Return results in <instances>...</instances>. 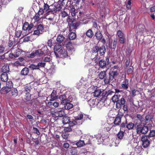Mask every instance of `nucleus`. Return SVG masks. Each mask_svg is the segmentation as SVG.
<instances>
[{
    "instance_id": "b1692460",
    "label": "nucleus",
    "mask_w": 155,
    "mask_h": 155,
    "mask_svg": "<svg viewBox=\"0 0 155 155\" xmlns=\"http://www.w3.org/2000/svg\"><path fill=\"white\" fill-rule=\"evenodd\" d=\"M0 76V79L2 81L7 82L8 80V76L7 73H2Z\"/></svg>"
},
{
    "instance_id": "680f3d73",
    "label": "nucleus",
    "mask_w": 155,
    "mask_h": 155,
    "mask_svg": "<svg viewBox=\"0 0 155 155\" xmlns=\"http://www.w3.org/2000/svg\"><path fill=\"white\" fill-rule=\"evenodd\" d=\"M43 61L45 62H49L51 60L50 57H45L44 58H43Z\"/></svg>"
},
{
    "instance_id": "0e129e2a",
    "label": "nucleus",
    "mask_w": 155,
    "mask_h": 155,
    "mask_svg": "<svg viewBox=\"0 0 155 155\" xmlns=\"http://www.w3.org/2000/svg\"><path fill=\"white\" fill-rule=\"evenodd\" d=\"M46 63L44 62H39L37 65L38 66V68L39 69L40 67H44Z\"/></svg>"
},
{
    "instance_id": "aec40b11",
    "label": "nucleus",
    "mask_w": 155,
    "mask_h": 155,
    "mask_svg": "<svg viewBox=\"0 0 155 155\" xmlns=\"http://www.w3.org/2000/svg\"><path fill=\"white\" fill-rule=\"evenodd\" d=\"M106 51L105 47L104 45H102L101 46L99 47L98 52L100 56H104Z\"/></svg>"
},
{
    "instance_id": "f704fd0d",
    "label": "nucleus",
    "mask_w": 155,
    "mask_h": 155,
    "mask_svg": "<svg viewBox=\"0 0 155 155\" xmlns=\"http://www.w3.org/2000/svg\"><path fill=\"white\" fill-rule=\"evenodd\" d=\"M80 23L79 22H77L75 23H72L70 25L69 31H71V27H73V28L74 29H76L77 28V27L79 25Z\"/></svg>"
},
{
    "instance_id": "f8f14e48",
    "label": "nucleus",
    "mask_w": 155,
    "mask_h": 155,
    "mask_svg": "<svg viewBox=\"0 0 155 155\" xmlns=\"http://www.w3.org/2000/svg\"><path fill=\"white\" fill-rule=\"evenodd\" d=\"M11 51H12L15 53V55H16V57H18L22 52V51L16 47V45H14L13 46L12 48L11 49Z\"/></svg>"
},
{
    "instance_id": "9b49d317",
    "label": "nucleus",
    "mask_w": 155,
    "mask_h": 155,
    "mask_svg": "<svg viewBox=\"0 0 155 155\" xmlns=\"http://www.w3.org/2000/svg\"><path fill=\"white\" fill-rule=\"evenodd\" d=\"M66 43L65 45L67 49L71 54L73 51H75L74 44L72 43L71 41Z\"/></svg>"
},
{
    "instance_id": "e2e57ef3",
    "label": "nucleus",
    "mask_w": 155,
    "mask_h": 155,
    "mask_svg": "<svg viewBox=\"0 0 155 155\" xmlns=\"http://www.w3.org/2000/svg\"><path fill=\"white\" fill-rule=\"evenodd\" d=\"M142 27H141L140 28H139L137 29V32H139L141 33H143L144 29V26L142 25Z\"/></svg>"
},
{
    "instance_id": "ea45409f",
    "label": "nucleus",
    "mask_w": 155,
    "mask_h": 155,
    "mask_svg": "<svg viewBox=\"0 0 155 155\" xmlns=\"http://www.w3.org/2000/svg\"><path fill=\"white\" fill-rule=\"evenodd\" d=\"M98 51L99 46L97 45L93 47L91 49V51L93 53H97L98 54Z\"/></svg>"
},
{
    "instance_id": "4d7b16f0",
    "label": "nucleus",
    "mask_w": 155,
    "mask_h": 155,
    "mask_svg": "<svg viewBox=\"0 0 155 155\" xmlns=\"http://www.w3.org/2000/svg\"><path fill=\"white\" fill-rule=\"evenodd\" d=\"M32 130L33 133L36 134L38 135H39L40 134V133L38 128L33 127Z\"/></svg>"
},
{
    "instance_id": "5fc2aeb1",
    "label": "nucleus",
    "mask_w": 155,
    "mask_h": 155,
    "mask_svg": "<svg viewBox=\"0 0 155 155\" xmlns=\"http://www.w3.org/2000/svg\"><path fill=\"white\" fill-rule=\"evenodd\" d=\"M101 58L100 56L98 54H97L94 58V61L95 63H97L99 62V60Z\"/></svg>"
},
{
    "instance_id": "412c9836",
    "label": "nucleus",
    "mask_w": 155,
    "mask_h": 155,
    "mask_svg": "<svg viewBox=\"0 0 155 155\" xmlns=\"http://www.w3.org/2000/svg\"><path fill=\"white\" fill-rule=\"evenodd\" d=\"M11 90V89L9 87L5 86L2 88L0 90V93L2 94H6Z\"/></svg>"
},
{
    "instance_id": "4be33fe9",
    "label": "nucleus",
    "mask_w": 155,
    "mask_h": 155,
    "mask_svg": "<svg viewBox=\"0 0 155 155\" xmlns=\"http://www.w3.org/2000/svg\"><path fill=\"white\" fill-rule=\"evenodd\" d=\"M9 66L7 64H4L1 69V72L8 73L9 71Z\"/></svg>"
},
{
    "instance_id": "de8ad7c7",
    "label": "nucleus",
    "mask_w": 155,
    "mask_h": 155,
    "mask_svg": "<svg viewBox=\"0 0 155 155\" xmlns=\"http://www.w3.org/2000/svg\"><path fill=\"white\" fill-rule=\"evenodd\" d=\"M28 67L31 70H34L39 69L38 66L37 65H36L34 64H31L29 65Z\"/></svg>"
},
{
    "instance_id": "f257e3e1",
    "label": "nucleus",
    "mask_w": 155,
    "mask_h": 155,
    "mask_svg": "<svg viewBox=\"0 0 155 155\" xmlns=\"http://www.w3.org/2000/svg\"><path fill=\"white\" fill-rule=\"evenodd\" d=\"M62 5L57 4L55 5H52L49 6L47 4L44 3L43 10L46 12L47 17L48 20L52 21L56 15V13L60 11L62 8Z\"/></svg>"
},
{
    "instance_id": "5701e85b",
    "label": "nucleus",
    "mask_w": 155,
    "mask_h": 155,
    "mask_svg": "<svg viewBox=\"0 0 155 155\" xmlns=\"http://www.w3.org/2000/svg\"><path fill=\"white\" fill-rule=\"evenodd\" d=\"M57 92L56 90H54L51 94L50 95L51 99V101H53L57 99L58 97V96L57 95Z\"/></svg>"
},
{
    "instance_id": "c85d7f7f",
    "label": "nucleus",
    "mask_w": 155,
    "mask_h": 155,
    "mask_svg": "<svg viewBox=\"0 0 155 155\" xmlns=\"http://www.w3.org/2000/svg\"><path fill=\"white\" fill-rule=\"evenodd\" d=\"M84 13L83 12L79 11L78 14H77L76 17H75V19H77L78 20H83L84 18L83 17L84 16Z\"/></svg>"
},
{
    "instance_id": "9d476101",
    "label": "nucleus",
    "mask_w": 155,
    "mask_h": 155,
    "mask_svg": "<svg viewBox=\"0 0 155 155\" xmlns=\"http://www.w3.org/2000/svg\"><path fill=\"white\" fill-rule=\"evenodd\" d=\"M91 87L94 91L92 93L94 97H98L100 96L102 93V91L101 89L99 88L96 86H93Z\"/></svg>"
},
{
    "instance_id": "052dcab7",
    "label": "nucleus",
    "mask_w": 155,
    "mask_h": 155,
    "mask_svg": "<svg viewBox=\"0 0 155 155\" xmlns=\"http://www.w3.org/2000/svg\"><path fill=\"white\" fill-rule=\"evenodd\" d=\"M72 130V129L71 128V127L69 126L68 127H65L64 128V131L66 133L71 131Z\"/></svg>"
},
{
    "instance_id": "09e8293b",
    "label": "nucleus",
    "mask_w": 155,
    "mask_h": 155,
    "mask_svg": "<svg viewBox=\"0 0 155 155\" xmlns=\"http://www.w3.org/2000/svg\"><path fill=\"white\" fill-rule=\"evenodd\" d=\"M83 114L80 113L78 115L74 117L75 120L77 121V120H80L83 118Z\"/></svg>"
},
{
    "instance_id": "6ab92c4d",
    "label": "nucleus",
    "mask_w": 155,
    "mask_h": 155,
    "mask_svg": "<svg viewBox=\"0 0 155 155\" xmlns=\"http://www.w3.org/2000/svg\"><path fill=\"white\" fill-rule=\"evenodd\" d=\"M59 110H56L54 112L53 114L55 115L59 116L60 117H62L64 115L65 113L64 110L62 109H59Z\"/></svg>"
},
{
    "instance_id": "3c124183",
    "label": "nucleus",
    "mask_w": 155,
    "mask_h": 155,
    "mask_svg": "<svg viewBox=\"0 0 155 155\" xmlns=\"http://www.w3.org/2000/svg\"><path fill=\"white\" fill-rule=\"evenodd\" d=\"M41 15H39L38 13H36L35 16L33 17V18L35 21L37 22L38 21L41 19L40 18V16Z\"/></svg>"
},
{
    "instance_id": "338daca9",
    "label": "nucleus",
    "mask_w": 155,
    "mask_h": 155,
    "mask_svg": "<svg viewBox=\"0 0 155 155\" xmlns=\"http://www.w3.org/2000/svg\"><path fill=\"white\" fill-rule=\"evenodd\" d=\"M11 52V53L9 54V57L11 58H17V57H16V55H15V54H14V52H13L12 51Z\"/></svg>"
},
{
    "instance_id": "4c0bfd02",
    "label": "nucleus",
    "mask_w": 155,
    "mask_h": 155,
    "mask_svg": "<svg viewBox=\"0 0 155 155\" xmlns=\"http://www.w3.org/2000/svg\"><path fill=\"white\" fill-rule=\"evenodd\" d=\"M69 38L70 40H73L76 38V33L74 32H71L68 35Z\"/></svg>"
},
{
    "instance_id": "2f4dec72",
    "label": "nucleus",
    "mask_w": 155,
    "mask_h": 155,
    "mask_svg": "<svg viewBox=\"0 0 155 155\" xmlns=\"http://www.w3.org/2000/svg\"><path fill=\"white\" fill-rule=\"evenodd\" d=\"M121 130V129H120V130L117 134V138L120 140L123 139L125 133L124 131H123Z\"/></svg>"
},
{
    "instance_id": "69168bd1",
    "label": "nucleus",
    "mask_w": 155,
    "mask_h": 155,
    "mask_svg": "<svg viewBox=\"0 0 155 155\" xmlns=\"http://www.w3.org/2000/svg\"><path fill=\"white\" fill-rule=\"evenodd\" d=\"M21 31H16L15 32V36L17 38H19L21 34Z\"/></svg>"
},
{
    "instance_id": "49530a36",
    "label": "nucleus",
    "mask_w": 155,
    "mask_h": 155,
    "mask_svg": "<svg viewBox=\"0 0 155 155\" xmlns=\"http://www.w3.org/2000/svg\"><path fill=\"white\" fill-rule=\"evenodd\" d=\"M77 148L73 147L72 148L70 152L71 155H77Z\"/></svg>"
},
{
    "instance_id": "37998d69",
    "label": "nucleus",
    "mask_w": 155,
    "mask_h": 155,
    "mask_svg": "<svg viewBox=\"0 0 155 155\" xmlns=\"http://www.w3.org/2000/svg\"><path fill=\"white\" fill-rule=\"evenodd\" d=\"M38 50H36L35 51H33L28 56V57L30 58H34L36 55H38L39 56V54Z\"/></svg>"
},
{
    "instance_id": "473e14b6",
    "label": "nucleus",
    "mask_w": 155,
    "mask_h": 155,
    "mask_svg": "<svg viewBox=\"0 0 155 155\" xmlns=\"http://www.w3.org/2000/svg\"><path fill=\"white\" fill-rule=\"evenodd\" d=\"M123 83L121 85L122 88L125 89H128V79H125Z\"/></svg>"
},
{
    "instance_id": "f3484780",
    "label": "nucleus",
    "mask_w": 155,
    "mask_h": 155,
    "mask_svg": "<svg viewBox=\"0 0 155 155\" xmlns=\"http://www.w3.org/2000/svg\"><path fill=\"white\" fill-rule=\"evenodd\" d=\"M98 77L101 80L104 79V82L105 80L108 78V77L107 76V74L106 73V71H101L98 74Z\"/></svg>"
},
{
    "instance_id": "a211bd4d",
    "label": "nucleus",
    "mask_w": 155,
    "mask_h": 155,
    "mask_svg": "<svg viewBox=\"0 0 155 155\" xmlns=\"http://www.w3.org/2000/svg\"><path fill=\"white\" fill-rule=\"evenodd\" d=\"M59 98L61 101V104L67 103V101L69 100L68 99L65 94L60 95L59 97Z\"/></svg>"
},
{
    "instance_id": "cd10ccee",
    "label": "nucleus",
    "mask_w": 155,
    "mask_h": 155,
    "mask_svg": "<svg viewBox=\"0 0 155 155\" xmlns=\"http://www.w3.org/2000/svg\"><path fill=\"white\" fill-rule=\"evenodd\" d=\"M24 89L23 93H30L32 88L30 84H27L25 86Z\"/></svg>"
},
{
    "instance_id": "774afa93",
    "label": "nucleus",
    "mask_w": 155,
    "mask_h": 155,
    "mask_svg": "<svg viewBox=\"0 0 155 155\" xmlns=\"http://www.w3.org/2000/svg\"><path fill=\"white\" fill-rule=\"evenodd\" d=\"M131 0H129L127 2V8L128 9H130L131 8Z\"/></svg>"
},
{
    "instance_id": "864d4df0",
    "label": "nucleus",
    "mask_w": 155,
    "mask_h": 155,
    "mask_svg": "<svg viewBox=\"0 0 155 155\" xmlns=\"http://www.w3.org/2000/svg\"><path fill=\"white\" fill-rule=\"evenodd\" d=\"M150 138L155 136V130H150L148 135H147Z\"/></svg>"
},
{
    "instance_id": "f03ea898",
    "label": "nucleus",
    "mask_w": 155,
    "mask_h": 155,
    "mask_svg": "<svg viewBox=\"0 0 155 155\" xmlns=\"http://www.w3.org/2000/svg\"><path fill=\"white\" fill-rule=\"evenodd\" d=\"M35 23V22H31L29 24L28 22H25L23 25L22 29L24 31L28 30L29 31L33 28L34 31L33 35L39 36L44 32V25L41 24L34 25Z\"/></svg>"
},
{
    "instance_id": "ddd939ff",
    "label": "nucleus",
    "mask_w": 155,
    "mask_h": 155,
    "mask_svg": "<svg viewBox=\"0 0 155 155\" xmlns=\"http://www.w3.org/2000/svg\"><path fill=\"white\" fill-rule=\"evenodd\" d=\"M126 101L124 97H122L119 98L116 104V108L119 109L120 108L121 106L125 104Z\"/></svg>"
},
{
    "instance_id": "c9c22d12",
    "label": "nucleus",
    "mask_w": 155,
    "mask_h": 155,
    "mask_svg": "<svg viewBox=\"0 0 155 155\" xmlns=\"http://www.w3.org/2000/svg\"><path fill=\"white\" fill-rule=\"evenodd\" d=\"M70 117L67 116H65L62 118V122L64 124H69L70 120Z\"/></svg>"
},
{
    "instance_id": "603ef678",
    "label": "nucleus",
    "mask_w": 155,
    "mask_h": 155,
    "mask_svg": "<svg viewBox=\"0 0 155 155\" xmlns=\"http://www.w3.org/2000/svg\"><path fill=\"white\" fill-rule=\"evenodd\" d=\"M61 136L63 139L67 140L69 137V134L66 132L63 133L62 134Z\"/></svg>"
},
{
    "instance_id": "79ce46f5",
    "label": "nucleus",
    "mask_w": 155,
    "mask_h": 155,
    "mask_svg": "<svg viewBox=\"0 0 155 155\" xmlns=\"http://www.w3.org/2000/svg\"><path fill=\"white\" fill-rule=\"evenodd\" d=\"M24 95V99L26 101H29L31 99V94L30 93H23Z\"/></svg>"
},
{
    "instance_id": "6e6d98bb",
    "label": "nucleus",
    "mask_w": 155,
    "mask_h": 155,
    "mask_svg": "<svg viewBox=\"0 0 155 155\" xmlns=\"http://www.w3.org/2000/svg\"><path fill=\"white\" fill-rule=\"evenodd\" d=\"M61 48V45L59 44H56L55 45L54 48V51H58Z\"/></svg>"
},
{
    "instance_id": "6e6552de",
    "label": "nucleus",
    "mask_w": 155,
    "mask_h": 155,
    "mask_svg": "<svg viewBox=\"0 0 155 155\" xmlns=\"http://www.w3.org/2000/svg\"><path fill=\"white\" fill-rule=\"evenodd\" d=\"M150 138L147 135H143L141 137V140L142 141L143 146L146 148L148 147L150 143L149 139Z\"/></svg>"
},
{
    "instance_id": "13d9d810",
    "label": "nucleus",
    "mask_w": 155,
    "mask_h": 155,
    "mask_svg": "<svg viewBox=\"0 0 155 155\" xmlns=\"http://www.w3.org/2000/svg\"><path fill=\"white\" fill-rule=\"evenodd\" d=\"M119 42L120 44H124L126 41V38L125 36L120 38L119 39Z\"/></svg>"
},
{
    "instance_id": "2eb2a0df",
    "label": "nucleus",
    "mask_w": 155,
    "mask_h": 155,
    "mask_svg": "<svg viewBox=\"0 0 155 155\" xmlns=\"http://www.w3.org/2000/svg\"><path fill=\"white\" fill-rule=\"evenodd\" d=\"M60 54V58H64L68 56V54L66 50L64 48H62L58 51Z\"/></svg>"
},
{
    "instance_id": "a878e982",
    "label": "nucleus",
    "mask_w": 155,
    "mask_h": 155,
    "mask_svg": "<svg viewBox=\"0 0 155 155\" xmlns=\"http://www.w3.org/2000/svg\"><path fill=\"white\" fill-rule=\"evenodd\" d=\"M78 9H75L74 6L71 8L70 12L72 17L75 16V17H76L77 14H78Z\"/></svg>"
},
{
    "instance_id": "c756f323",
    "label": "nucleus",
    "mask_w": 155,
    "mask_h": 155,
    "mask_svg": "<svg viewBox=\"0 0 155 155\" xmlns=\"http://www.w3.org/2000/svg\"><path fill=\"white\" fill-rule=\"evenodd\" d=\"M86 35L88 38H91L94 36V32L91 29L87 30L85 33Z\"/></svg>"
},
{
    "instance_id": "393cba45",
    "label": "nucleus",
    "mask_w": 155,
    "mask_h": 155,
    "mask_svg": "<svg viewBox=\"0 0 155 155\" xmlns=\"http://www.w3.org/2000/svg\"><path fill=\"white\" fill-rule=\"evenodd\" d=\"M95 36L96 37V39L99 41L101 40L102 38L103 37V35H102L101 31L99 30L97 31L96 32L95 34Z\"/></svg>"
},
{
    "instance_id": "20e7f679",
    "label": "nucleus",
    "mask_w": 155,
    "mask_h": 155,
    "mask_svg": "<svg viewBox=\"0 0 155 155\" xmlns=\"http://www.w3.org/2000/svg\"><path fill=\"white\" fill-rule=\"evenodd\" d=\"M149 128L147 126L144 125L139 124L137 125L136 127V132L137 134L145 135L148 132Z\"/></svg>"
},
{
    "instance_id": "c03bdc74",
    "label": "nucleus",
    "mask_w": 155,
    "mask_h": 155,
    "mask_svg": "<svg viewBox=\"0 0 155 155\" xmlns=\"http://www.w3.org/2000/svg\"><path fill=\"white\" fill-rule=\"evenodd\" d=\"M68 14L67 12L64 10H61V12L59 14V16L61 17L62 18H64L68 16Z\"/></svg>"
},
{
    "instance_id": "4468645a",
    "label": "nucleus",
    "mask_w": 155,
    "mask_h": 155,
    "mask_svg": "<svg viewBox=\"0 0 155 155\" xmlns=\"http://www.w3.org/2000/svg\"><path fill=\"white\" fill-rule=\"evenodd\" d=\"M29 68L25 67L23 68L20 72V74L21 76H26L27 75H29L31 77H33L32 75H29Z\"/></svg>"
},
{
    "instance_id": "bb28decb",
    "label": "nucleus",
    "mask_w": 155,
    "mask_h": 155,
    "mask_svg": "<svg viewBox=\"0 0 155 155\" xmlns=\"http://www.w3.org/2000/svg\"><path fill=\"white\" fill-rule=\"evenodd\" d=\"M70 100H69L67 103L62 104L64 105V109L69 110L73 107V105L72 104L70 103Z\"/></svg>"
},
{
    "instance_id": "7c9ffc66",
    "label": "nucleus",
    "mask_w": 155,
    "mask_h": 155,
    "mask_svg": "<svg viewBox=\"0 0 155 155\" xmlns=\"http://www.w3.org/2000/svg\"><path fill=\"white\" fill-rule=\"evenodd\" d=\"M11 94L12 96L13 97H16L18 94V91L16 88H13V89H11Z\"/></svg>"
},
{
    "instance_id": "0eeeda50",
    "label": "nucleus",
    "mask_w": 155,
    "mask_h": 155,
    "mask_svg": "<svg viewBox=\"0 0 155 155\" xmlns=\"http://www.w3.org/2000/svg\"><path fill=\"white\" fill-rule=\"evenodd\" d=\"M109 56H107L106 57V60L105 61L103 59L101 60L99 62V66L103 69L107 68V66H108L110 62Z\"/></svg>"
},
{
    "instance_id": "7ed1b4c3",
    "label": "nucleus",
    "mask_w": 155,
    "mask_h": 155,
    "mask_svg": "<svg viewBox=\"0 0 155 155\" xmlns=\"http://www.w3.org/2000/svg\"><path fill=\"white\" fill-rule=\"evenodd\" d=\"M119 73L117 71H111L109 73V77L108 78L105 79L104 81V84H109L111 81H114L115 78L117 77Z\"/></svg>"
},
{
    "instance_id": "423d86ee",
    "label": "nucleus",
    "mask_w": 155,
    "mask_h": 155,
    "mask_svg": "<svg viewBox=\"0 0 155 155\" xmlns=\"http://www.w3.org/2000/svg\"><path fill=\"white\" fill-rule=\"evenodd\" d=\"M124 114L121 112L119 111L117 115L114 120L112 123L114 124V127L118 126L121 124V118L123 116Z\"/></svg>"
},
{
    "instance_id": "8fccbe9b",
    "label": "nucleus",
    "mask_w": 155,
    "mask_h": 155,
    "mask_svg": "<svg viewBox=\"0 0 155 155\" xmlns=\"http://www.w3.org/2000/svg\"><path fill=\"white\" fill-rule=\"evenodd\" d=\"M77 124V122L75 120L71 121L70 120L68 124L69 126L71 127H73Z\"/></svg>"
},
{
    "instance_id": "dca6fc26",
    "label": "nucleus",
    "mask_w": 155,
    "mask_h": 155,
    "mask_svg": "<svg viewBox=\"0 0 155 155\" xmlns=\"http://www.w3.org/2000/svg\"><path fill=\"white\" fill-rule=\"evenodd\" d=\"M114 94V91L111 90H110L108 91H104L102 93V96L103 97H106L105 99H106L111 96Z\"/></svg>"
},
{
    "instance_id": "58836bf2",
    "label": "nucleus",
    "mask_w": 155,
    "mask_h": 155,
    "mask_svg": "<svg viewBox=\"0 0 155 155\" xmlns=\"http://www.w3.org/2000/svg\"><path fill=\"white\" fill-rule=\"evenodd\" d=\"M64 37L63 35H59L57 38V41L58 43H61L64 40Z\"/></svg>"
},
{
    "instance_id": "a19ab883",
    "label": "nucleus",
    "mask_w": 155,
    "mask_h": 155,
    "mask_svg": "<svg viewBox=\"0 0 155 155\" xmlns=\"http://www.w3.org/2000/svg\"><path fill=\"white\" fill-rule=\"evenodd\" d=\"M75 144L77 146V147H80L85 146L83 140H79L78 142H77Z\"/></svg>"
},
{
    "instance_id": "bf43d9fd",
    "label": "nucleus",
    "mask_w": 155,
    "mask_h": 155,
    "mask_svg": "<svg viewBox=\"0 0 155 155\" xmlns=\"http://www.w3.org/2000/svg\"><path fill=\"white\" fill-rule=\"evenodd\" d=\"M6 85L7 86L6 87H10L11 89L13 86V84L12 81H9L7 82Z\"/></svg>"
},
{
    "instance_id": "e433bc0d",
    "label": "nucleus",
    "mask_w": 155,
    "mask_h": 155,
    "mask_svg": "<svg viewBox=\"0 0 155 155\" xmlns=\"http://www.w3.org/2000/svg\"><path fill=\"white\" fill-rule=\"evenodd\" d=\"M120 97V95H114L112 97V101L114 103L115 102L117 103Z\"/></svg>"
},
{
    "instance_id": "39448f33",
    "label": "nucleus",
    "mask_w": 155,
    "mask_h": 155,
    "mask_svg": "<svg viewBox=\"0 0 155 155\" xmlns=\"http://www.w3.org/2000/svg\"><path fill=\"white\" fill-rule=\"evenodd\" d=\"M120 129L126 128L128 130H131L133 129L134 127V124L132 122L127 123V120L126 119L125 121L123 122L120 124Z\"/></svg>"
},
{
    "instance_id": "72a5a7b5",
    "label": "nucleus",
    "mask_w": 155,
    "mask_h": 155,
    "mask_svg": "<svg viewBox=\"0 0 155 155\" xmlns=\"http://www.w3.org/2000/svg\"><path fill=\"white\" fill-rule=\"evenodd\" d=\"M114 126L113 124V123L111 124H109L107 123L105 124L104 127V129L106 130L107 132L109 131L111 129V128Z\"/></svg>"
},
{
    "instance_id": "1a4fd4ad",
    "label": "nucleus",
    "mask_w": 155,
    "mask_h": 155,
    "mask_svg": "<svg viewBox=\"0 0 155 155\" xmlns=\"http://www.w3.org/2000/svg\"><path fill=\"white\" fill-rule=\"evenodd\" d=\"M39 56L43 55H49L50 52L49 49H48L47 46H44L42 47L41 49L38 50Z\"/></svg>"
},
{
    "instance_id": "a18cd8bd",
    "label": "nucleus",
    "mask_w": 155,
    "mask_h": 155,
    "mask_svg": "<svg viewBox=\"0 0 155 155\" xmlns=\"http://www.w3.org/2000/svg\"><path fill=\"white\" fill-rule=\"evenodd\" d=\"M84 143V144L86 145L90 144H91V142L90 140V138L88 137H86L84 138V140H83Z\"/></svg>"
}]
</instances>
